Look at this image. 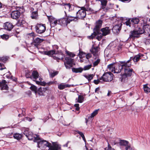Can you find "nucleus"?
Here are the masks:
<instances>
[{
  "mask_svg": "<svg viewBox=\"0 0 150 150\" xmlns=\"http://www.w3.org/2000/svg\"><path fill=\"white\" fill-rule=\"evenodd\" d=\"M94 76V75L91 74L88 75H84V76L89 81H90L93 79Z\"/></svg>",
  "mask_w": 150,
  "mask_h": 150,
  "instance_id": "31",
  "label": "nucleus"
},
{
  "mask_svg": "<svg viewBox=\"0 0 150 150\" xmlns=\"http://www.w3.org/2000/svg\"><path fill=\"white\" fill-rule=\"evenodd\" d=\"M100 90V88L98 87L96 88L95 90V92L97 93H99V91Z\"/></svg>",
  "mask_w": 150,
  "mask_h": 150,
  "instance_id": "58",
  "label": "nucleus"
},
{
  "mask_svg": "<svg viewBox=\"0 0 150 150\" xmlns=\"http://www.w3.org/2000/svg\"><path fill=\"white\" fill-rule=\"evenodd\" d=\"M29 35L30 36H31L33 37V38L34 39V37H35V33H29Z\"/></svg>",
  "mask_w": 150,
  "mask_h": 150,
  "instance_id": "60",
  "label": "nucleus"
},
{
  "mask_svg": "<svg viewBox=\"0 0 150 150\" xmlns=\"http://www.w3.org/2000/svg\"><path fill=\"white\" fill-rule=\"evenodd\" d=\"M1 37L3 40H7L9 38V36L6 34H4L1 36Z\"/></svg>",
  "mask_w": 150,
  "mask_h": 150,
  "instance_id": "43",
  "label": "nucleus"
},
{
  "mask_svg": "<svg viewBox=\"0 0 150 150\" xmlns=\"http://www.w3.org/2000/svg\"><path fill=\"white\" fill-rule=\"evenodd\" d=\"M120 62L121 63L120 64L119 63L117 64L116 63L115 68L113 72L114 73L118 74L120 72L126 65L128 67L131 66L130 64H127L125 61H120Z\"/></svg>",
  "mask_w": 150,
  "mask_h": 150,
  "instance_id": "5",
  "label": "nucleus"
},
{
  "mask_svg": "<svg viewBox=\"0 0 150 150\" xmlns=\"http://www.w3.org/2000/svg\"><path fill=\"white\" fill-rule=\"evenodd\" d=\"M79 104H75L74 105V106L76 107V110H79Z\"/></svg>",
  "mask_w": 150,
  "mask_h": 150,
  "instance_id": "54",
  "label": "nucleus"
},
{
  "mask_svg": "<svg viewBox=\"0 0 150 150\" xmlns=\"http://www.w3.org/2000/svg\"><path fill=\"white\" fill-rule=\"evenodd\" d=\"M35 31L38 34L43 33L46 30V26L45 24H37L35 27Z\"/></svg>",
  "mask_w": 150,
  "mask_h": 150,
  "instance_id": "10",
  "label": "nucleus"
},
{
  "mask_svg": "<svg viewBox=\"0 0 150 150\" xmlns=\"http://www.w3.org/2000/svg\"><path fill=\"white\" fill-rule=\"evenodd\" d=\"M45 54L52 57L54 59H56L58 62H59L60 59L63 60L64 57V54L62 52L54 50L45 51Z\"/></svg>",
  "mask_w": 150,
  "mask_h": 150,
  "instance_id": "4",
  "label": "nucleus"
},
{
  "mask_svg": "<svg viewBox=\"0 0 150 150\" xmlns=\"http://www.w3.org/2000/svg\"><path fill=\"white\" fill-rule=\"evenodd\" d=\"M88 9H86L85 7H82L81 9L79 10L77 12L76 9V10L74 11L75 13H76V16H72L69 14L68 15V17L71 18V19H69L71 21H76L77 20V18L79 19H83L86 16V11H88Z\"/></svg>",
  "mask_w": 150,
  "mask_h": 150,
  "instance_id": "2",
  "label": "nucleus"
},
{
  "mask_svg": "<svg viewBox=\"0 0 150 150\" xmlns=\"http://www.w3.org/2000/svg\"><path fill=\"white\" fill-rule=\"evenodd\" d=\"M83 52H79V57L80 58H82V55L83 54Z\"/></svg>",
  "mask_w": 150,
  "mask_h": 150,
  "instance_id": "61",
  "label": "nucleus"
},
{
  "mask_svg": "<svg viewBox=\"0 0 150 150\" xmlns=\"http://www.w3.org/2000/svg\"><path fill=\"white\" fill-rule=\"evenodd\" d=\"M36 137L34 136V135L31 132H29V134L27 137L29 140H32L34 138V140L36 141L39 140H40V138L37 135H36Z\"/></svg>",
  "mask_w": 150,
  "mask_h": 150,
  "instance_id": "18",
  "label": "nucleus"
},
{
  "mask_svg": "<svg viewBox=\"0 0 150 150\" xmlns=\"http://www.w3.org/2000/svg\"><path fill=\"white\" fill-rule=\"evenodd\" d=\"M45 92L44 88H43L40 87L38 90L37 93L40 96H43Z\"/></svg>",
  "mask_w": 150,
  "mask_h": 150,
  "instance_id": "27",
  "label": "nucleus"
},
{
  "mask_svg": "<svg viewBox=\"0 0 150 150\" xmlns=\"http://www.w3.org/2000/svg\"><path fill=\"white\" fill-rule=\"evenodd\" d=\"M84 97L82 95H78V98H76V100H77V102L79 103H82L84 101Z\"/></svg>",
  "mask_w": 150,
  "mask_h": 150,
  "instance_id": "29",
  "label": "nucleus"
},
{
  "mask_svg": "<svg viewBox=\"0 0 150 150\" xmlns=\"http://www.w3.org/2000/svg\"><path fill=\"white\" fill-rule=\"evenodd\" d=\"M25 23V21L23 19H22L19 20L17 23V24L18 26H24V25Z\"/></svg>",
  "mask_w": 150,
  "mask_h": 150,
  "instance_id": "30",
  "label": "nucleus"
},
{
  "mask_svg": "<svg viewBox=\"0 0 150 150\" xmlns=\"http://www.w3.org/2000/svg\"><path fill=\"white\" fill-rule=\"evenodd\" d=\"M54 83V81H50L48 83V85H50Z\"/></svg>",
  "mask_w": 150,
  "mask_h": 150,
  "instance_id": "63",
  "label": "nucleus"
},
{
  "mask_svg": "<svg viewBox=\"0 0 150 150\" xmlns=\"http://www.w3.org/2000/svg\"><path fill=\"white\" fill-rule=\"evenodd\" d=\"M128 76L126 75L125 74H123L121 77V81L122 82H125L128 79Z\"/></svg>",
  "mask_w": 150,
  "mask_h": 150,
  "instance_id": "37",
  "label": "nucleus"
},
{
  "mask_svg": "<svg viewBox=\"0 0 150 150\" xmlns=\"http://www.w3.org/2000/svg\"><path fill=\"white\" fill-rule=\"evenodd\" d=\"M148 25H144L142 29L141 28H139L138 29H136L133 31H131L129 35L130 38H135L138 37L139 35L142 34L146 31L148 32Z\"/></svg>",
  "mask_w": 150,
  "mask_h": 150,
  "instance_id": "3",
  "label": "nucleus"
},
{
  "mask_svg": "<svg viewBox=\"0 0 150 150\" xmlns=\"http://www.w3.org/2000/svg\"><path fill=\"white\" fill-rule=\"evenodd\" d=\"M99 109L96 110H95L91 114V116L89 117L91 118H93L98 113V111Z\"/></svg>",
  "mask_w": 150,
  "mask_h": 150,
  "instance_id": "38",
  "label": "nucleus"
},
{
  "mask_svg": "<svg viewBox=\"0 0 150 150\" xmlns=\"http://www.w3.org/2000/svg\"><path fill=\"white\" fill-rule=\"evenodd\" d=\"M48 18L50 22V24H51V23H52V21H54L56 19L55 18L52 16H48Z\"/></svg>",
  "mask_w": 150,
  "mask_h": 150,
  "instance_id": "46",
  "label": "nucleus"
},
{
  "mask_svg": "<svg viewBox=\"0 0 150 150\" xmlns=\"http://www.w3.org/2000/svg\"><path fill=\"white\" fill-rule=\"evenodd\" d=\"M44 40L43 39H40L39 38H37L34 40L33 42L35 45L38 46Z\"/></svg>",
  "mask_w": 150,
  "mask_h": 150,
  "instance_id": "25",
  "label": "nucleus"
},
{
  "mask_svg": "<svg viewBox=\"0 0 150 150\" xmlns=\"http://www.w3.org/2000/svg\"><path fill=\"white\" fill-rule=\"evenodd\" d=\"M52 23L50 24L52 26H54L57 25L58 24V20H57L56 19L54 21H52Z\"/></svg>",
  "mask_w": 150,
  "mask_h": 150,
  "instance_id": "42",
  "label": "nucleus"
},
{
  "mask_svg": "<svg viewBox=\"0 0 150 150\" xmlns=\"http://www.w3.org/2000/svg\"><path fill=\"white\" fill-rule=\"evenodd\" d=\"M100 80H99L98 79L95 80L93 81V82L95 84H98L100 82Z\"/></svg>",
  "mask_w": 150,
  "mask_h": 150,
  "instance_id": "52",
  "label": "nucleus"
},
{
  "mask_svg": "<svg viewBox=\"0 0 150 150\" xmlns=\"http://www.w3.org/2000/svg\"><path fill=\"white\" fill-rule=\"evenodd\" d=\"M71 85L69 84H60L58 86V88L60 89H63L65 88L69 87Z\"/></svg>",
  "mask_w": 150,
  "mask_h": 150,
  "instance_id": "33",
  "label": "nucleus"
},
{
  "mask_svg": "<svg viewBox=\"0 0 150 150\" xmlns=\"http://www.w3.org/2000/svg\"><path fill=\"white\" fill-rule=\"evenodd\" d=\"M127 66H125L124 67L123 69H124V74L127 75L128 76L130 77L132 74V71L133 69H130L129 67Z\"/></svg>",
  "mask_w": 150,
  "mask_h": 150,
  "instance_id": "15",
  "label": "nucleus"
},
{
  "mask_svg": "<svg viewBox=\"0 0 150 150\" xmlns=\"http://www.w3.org/2000/svg\"><path fill=\"white\" fill-rule=\"evenodd\" d=\"M67 18H63L58 20V24L62 26H67L68 24L70 23V21H71L69 19L71 18L68 17V16H67Z\"/></svg>",
  "mask_w": 150,
  "mask_h": 150,
  "instance_id": "11",
  "label": "nucleus"
},
{
  "mask_svg": "<svg viewBox=\"0 0 150 150\" xmlns=\"http://www.w3.org/2000/svg\"><path fill=\"white\" fill-rule=\"evenodd\" d=\"M30 132H29V131L28 130H25L23 132V134L24 135H25V136L27 137L28 136V134H29Z\"/></svg>",
  "mask_w": 150,
  "mask_h": 150,
  "instance_id": "50",
  "label": "nucleus"
},
{
  "mask_svg": "<svg viewBox=\"0 0 150 150\" xmlns=\"http://www.w3.org/2000/svg\"><path fill=\"white\" fill-rule=\"evenodd\" d=\"M116 64V63H115L111 64L108 66L107 68L110 71L113 72L115 68Z\"/></svg>",
  "mask_w": 150,
  "mask_h": 150,
  "instance_id": "24",
  "label": "nucleus"
},
{
  "mask_svg": "<svg viewBox=\"0 0 150 150\" xmlns=\"http://www.w3.org/2000/svg\"><path fill=\"white\" fill-rule=\"evenodd\" d=\"M77 132L78 134H79L82 137H83L84 136V134L82 132H80L79 131H77Z\"/></svg>",
  "mask_w": 150,
  "mask_h": 150,
  "instance_id": "55",
  "label": "nucleus"
},
{
  "mask_svg": "<svg viewBox=\"0 0 150 150\" xmlns=\"http://www.w3.org/2000/svg\"><path fill=\"white\" fill-rule=\"evenodd\" d=\"M13 25L11 23L7 22L5 23L4 28L6 30L10 31L13 28Z\"/></svg>",
  "mask_w": 150,
  "mask_h": 150,
  "instance_id": "20",
  "label": "nucleus"
},
{
  "mask_svg": "<svg viewBox=\"0 0 150 150\" xmlns=\"http://www.w3.org/2000/svg\"><path fill=\"white\" fill-rule=\"evenodd\" d=\"M144 55L141 54H139L138 55H136L134 57H130L129 59L128 60L126 63L127 64H129V62L131 61L132 59L134 62H137L140 59H141Z\"/></svg>",
  "mask_w": 150,
  "mask_h": 150,
  "instance_id": "14",
  "label": "nucleus"
},
{
  "mask_svg": "<svg viewBox=\"0 0 150 150\" xmlns=\"http://www.w3.org/2000/svg\"><path fill=\"white\" fill-rule=\"evenodd\" d=\"M38 146L41 150H44L47 147H49V150H59L60 149L59 145L56 143H53V145L45 140H41L38 142Z\"/></svg>",
  "mask_w": 150,
  "mask_h": 150,
  "instance_id": "1",
  "label": "nucleus"
},
{
  "mask_svg": "<svg viewBox=\"0 0 150 150\" xmlns=\"http://www.w3.org/2000/svg\"><path fill=\"white\" fill-rule=\"evenodd\" d=\"M0 87L1 90H8V87L7 84V82L5 80H3L0 82Z\"/></svg>",
  "mask_w": 150,
  "mask_h": 150,
  "instance_id": "16",
  "label": "nucleus"
},
{
  "mask_svg": "<svg viewBox=\"0 0 150 150\" xmlns=\"http://www.w3.org/2000/svg\"><path fill=\"white\" fill-rule=\"evenodd\" d=\"M114 4L112 3L109 4V7L108 8V7H106V10L107 11L109 10L110 8H112L113 7Z\"/></svg>",
  "mask_w": 150,
  "mask_h": 150,
  "instance_id": "49",
  "label": "nucleus"
},
{
  "mask_svg": "<svg viewBox=\"0 0 150 150\" xmlns=\"http://www.w3.org/2000/svg\"><path fill=\"white\" fill-rule=\"evenodd\" d=\"M20 15V12L18 10L13 11L11 13V17L13 19H16L18 18Z\"/></svg>",
  "mask_w": 150,
  "mask_h": 150,
  "instance_id": "17",
  "label": "nucleus"
},
{
  "mask_svg": "<svg viewBox=\"0 0 150 150\" xmlns=\"http://www.w3.org/2000/svg\"><path fill=\"white\" fill-rule=\"evenodd\" d=\"M39 74L36 71H33L32 73V76L31 77V79H34L33 80L35 81V80H36L38 78Z\"/></svg>",
  "mask_w": 150,
  "mask_h": 150,
  "instance_id": "22",
  "label": "nucleus"
},
{
  "mask_svg": "<svg viewBox=\"0 0 150 150\" xmlns=\"http://www.w3.org/2000/svg\"><path fill=\"white\" fill-rule=\"evenodd\" d=\"M58 74V72L57 71H53L50 73V76L52 77H54V76L57 75Z\"/></svg>",
  "mask_w": 150,
  "mask_h": 150,
  "instance_id": "45",
  "label": "nucleus"
},
{
  "mask_svg": "<svg viewBox=\"0 0 150 150\" xmlns=\"http://www.w3.org/2000/svg\"><path fill=\"white\" fill-rule=\"evenodd\" d=\"M92 56L91 54L90 53H88L86 55V58L88 59L90 58H91Z\"/></svg>",
  "mask_w": 150,
  "mask_h": 150,
  "instance_id": "51",
  "label": "nucleus"
},
{
  "mask_svg": "<svg viewBox=\"0 0 150 150\" xmlns=\"http://www.w3.org/2000/svg\"><path fill=\"white\" fill-rule=\"evenodd\" d=\"M101 2V8L103 9L104 11L106 10V7L108 1L107 0H100V1Z\"/></svg>",
  "mask_w": 150,
  "mask_h": 150,
  "instance_id": "23",
  "label": "nucleus"
},
{
  "mask_svg": "<svg viewBox=\"0 0 150 150\" xmlns=\"http://www.w3.org/2000/svg\"><path fill=\"white\" fill-rule=\"evenodd\" d=\"M72 70L73 72L76 73H81L83 70V69L81 67L78 68H73Z\"/></svg>",
  "mask_w": 150,
  "mask_h": 150,
  "instance_id": "28",
  "label": "nucleus"
},
{
  "mask_svg": "<svg viewBox=\"0 0 150 150\" xmlns=\"http://www.w3.org/2000/svg\"><path fill=\"white\" fill-rule=\"evenodd\" d=\"M139 20L138 18H132L131 20V22L132 23V24H137L138 23Z\"/></svg>",
  "mask_w": 150,
  "mask_h": 150,
  "instance_id": "39",
  "label": "nucleus"
},
{
  "mask_svg": "<svg viewBox=\"0 0 150 150\" xmlns=\"http://www.w3.org/2000/svg\"><path fill=\"white\" fill-rule=\"evenodd\" d=\"M113 149H114L112 148L109 144H108V147L105 148V150H113Z\"/></svg>",
  "mask_w": 150,
  "mask_h": 150,
  "instance_id": "48",
  "label": "nucleus"
},
{
  "mask_svg": "<svg viewBox=\"0 0 150 150\" xmlns=\"http://www.w3.org/2000/svg\"><path fill=\"white\" fill-rule=\"evenodd\" d=\"M25 119L28 120L29 121H32V118H29L28 117H26L25 118Z\"/></svg>",
  "mask_w": 150,
  "mask_h": 150,
  "instance_id": "62",
  "label": "nucleus"
},
{
  "mask_svg": "<svg viewBox=\"0 0 150 150\" xmlns=\"http://www.w3.org/2000/svg\"><path fill=\"white\" fill-rule=\"evenodd\" d=\"M119 144L120 146H125L126 150H132V148L131 147L130 144L128 141L124 140H120Z\"/></svg>",
  "mask_w": 150,
  "mask_h": 150,
  "instance_id": "12",
  "label": "nucleus"
},
{
  "mask_svg": "<svg viewBox=\"0 0 150 150\" xmlns=\"http://www.w3.org/2000/svg\"><path fill=\"white\" fill-rule=\"evenodd\" d=\"M32 76V74L31 75L29 73H27L25 74V76L27 78H31V77Z\"/></svg>",
  "mask_w": 150,
  "mask_h": 150,
  "instance_id": "56",
  "label": "nucleus"
},
{
  "mask_svg": "<svg viewBox=\"0 0 150 150\" xmlns=\"http://www.w3.org/2000/svg\"><path fill=\"white\" fill-rule=\"evenodd\" d=\"M13 137L15 139L19 140L21 139L22 136L21 134L16 133L14 134Z\"/></svg>",
  "mask_w": 150,
  "mask_h": 150,
  "instance_id": "32",
  "label": "nucleus"
},
{
  "mask_svg": "<svg viewBox=\"0 0 150 150\" xmlns=\"http://www.w3.org/2000/svg\"><path fill=\"white\" fill-rule=\"evenodd\" d=\"M99 47L98 46L94 47L93 46L92 48L90 50L91 52L93 54V55L96 56L97 54L98 51Z\"/></svg>",
  "mask_w": 150,
  "mask_h": 150,
  "instance_id": "21",
  "label": "nucleus"
},
{
  "mask_svg": "<svg viewBox=\"0 0 150 150\" xmlns=\"http://www.w3.org/2000/svg\"><path fill=\"white\" fill-rule=\"evenodd\" d=\"M69 142H67V143L65 144L64 145V146L67 147L68 146V144Z\"/></svg>",
  "mask_w": 150,
  "mask_h": 150,
  "instance_id": "64",
  "label": "nucleus"
},
{
  "mask_svg": "<svg viewBox=\"0 0 150 150\" xmlns=\"http://www.w3.org/2000/svg\"><path fill=\"white\" fill-rule=\"evenodd\" d=\"M0 66L1 67V68L0 69V70H2L3 69H5L6 67L4 66V65L0 63Z\"/></svg>",
  "mask_w": 150,
  "mask_h": 150,
  "instance_id": "53",
  "label": "nucleus"
},
{
  "mask_svg": "<svg viewBox=\"0 0 150 150\" xmlns=\"http://www.w3.org/2000/svg\"><path fill=\"white\" fill-rule=\"evenodd\" d=\"M38 12L34 11L32 13L31 15V17L33 19H37L38 18Z\"/></svg>",
  "mask_w": 150,
  "mask_h": 150,
  "instance_id": "35",
  "label": "nucleus"
},
{
  "mask_svg": "<svg viewBox=\"0 0 150 150\" xmlns=\"http://www.w3.org/2000/svg\"><path fill=\"white\" fill-rule=\"evenodd\" d=\"M30 89L35 92V93H37V87L34 85H32L31 86L30 88Z\"/></svg>",
  "mask_w": 150,
  "mask_h": 150,
  "instance_id": "41",
  "label": "nucleus"
},
{
  "mask_svg": "<svg viewBox=\"0 0 150 150\" xmlns=\"http://www.w3.org/2000/svg\"><path fill=\"white\" fill-rule=\"evenodd\" d=\"M102 21L100 20L96 22V25L93 29V34L95 36L100 33V29L102 26Z\"/></svg>",
  "mask_w": 150,
  "mask_h": 150,
  "instance_id": "9",
  "label": "nucleus"
},
{
  "mask_svg": "<svg viewBox=\"0 0 150 150\" xmlns=\"http://www.w3.org/2000/svg\"><path fill=\"white\" fill-rule=\"evenodd\" d=\"M143 88L144 92L147 93L150 92V88L147 86V84H146L144 85Z\"/></svg>",
  "mask_w": 150,
  "mask_h": 150,
  "instance_id": "36",
  "label": "nucleus"
},
{
  "mask_svg": "<svg viewBox=\"0 0 150 150\" xmlns=\"http://www.w3.org/2000/svg\"><path fill=\"white\" fill-rule=\"evenodd\" d=\"M40 81H36V83L38 85H42V86H45L46 84V83L43 81L42 82L41 81L42 80V79L41 78H40L39 79Z\"/></svg>",
  "mask_w": 150,
  "mask_h": 150,
  "instance_id": "34",
  "label": "nucleus"
},
{
  "mask_svg": "<svg viewBox=\"0 0 150 150\" xmlns=\"http://www.w3.org/2000/svg\"><path fill=\"white\" fill-rule=\"evenodd\" d=\"M114 75L110 72L105 73L102 76L99 78V80L105 82H110L113 79Z\"/></svg>",
  "mask_w": 150,
  "mask_h": 150,
  "instance_id": "6",
  "label": "nucleus"
},
{
  "mask_svg": "<svg viewBox=\"0 0 150 150\" xmlns=\"http://www.w3.org/2000/svg\"><path fill=\"white\" fill-rule=\"evenodd\" d=\"M95 61L93 62V66L95 67L97 66L100 61V59L99 57H97L94 58Z\"/></svg>",
  "mask_w": 150,
  "mask_h": 150,
  "instance_id": "26",
  "label": "nucleus"
},
{
  "mask_svg": "<svg viewBox=\"0 0 150 150\" xmlns=\"http://www.w3.org/2000/svg\"><path fill=\"white\" fill-rule=\"evenodd\" d=\"M49 118V117L48 116L45 117V118L44 119H42V120L44 122H45Z\"/></svg>",
  "mask_w": 150,
  "mask_h": 150,
  "instance_id": "59",
  "label": "nucleus"
},
{
  "mask_svg": "<svg viewBox=\"0 0 150 150\" xmlns=\"http://www.w3.org/2000/svg\"><path fill=\"white\" fill-rule=\"evenodd\" d=\"M74 59L69 57H67L65 58V61H64V64L66 68L67 69H70L72 67L74 64Z\"/></svg>",
  "mask_w": 150,
  "mask_h": 150,
  "instance_id": "8",
  "label": "nucleus"
},
{
  "mask_svg": "<svg viewBox=\"0 0 150 150\" xmlns=\"http://www.w3.org/2000/svg\"><path fill=\"white\" fill-rule=\"evenodd\" d=\"M121 29V26L120 25H116L112 28V30L114 33H118Z\"/></svg>",
  "mask_w": 150,
  "mask_h": 150,
  "instance_id": "19",
  "label": "nucleus"
},
{
  "mask_svg": "<svg viewBox=\"0 0 150 150\" xmlns=\"http://www.w3.org/2000/svg\"><path fill=\"white\" fill-rule=\"evenodd\" d=\"M66 54H67L69 56V57H74L75 56V54L71 52H70L68 51H66Z\"/></svg>",
  "mask_w": 150,
  "mask_h": 150,
  "instance_id": "40",
  "label": "nucleus"
},
{
  "mask_svg": "<svg viewBox=\"0 0 150 150\" xmlns=\"http://www.w3.org/2000/svg\"><path fill=\"white\" fill-rule=\"evenodd\" d=\"M145 42L146 44H148L150 43V39H146L145 41Z\"/></svg>",
  "mask_w": 150,
  "mask_h": 150,
  "instance_id": "57",
  "label": "nucleus"
},
{
  "mask_svg": "<svg viewBox=\"0 0 150 150\" xmlns=\"http://www.w3.org/2000/svg\"><path fill=\"white\" fill-rule=\"evenodd\" d=\"M124 24H126L127 26H128L129 27H130L131 26V23L130 22V19H129L126 21L124 23Z\"/></svg>",
  "mask_w": 150,
  "mask_h": 150,
  "instance_id": "44",
  "label": "nucleus"
},
{
  "mask_svg": "<svg viewBox=\"0 0 150 150\" xmlns=\"http://www.w3.org/2000/svg\"><path fill=\"white\" fill-rule=\"evenodd\" d=\"M92 67L91 64H90L85 66L83 68L84 70H87L90 69Z\"/></svg>",
  "mask_w": 150,
  "mask_h": 150,
  "instance_id": "47",
  "label": "nucleus"
},
{
  "mask_svg": "<svg viewBox=\"0 0 150 150\" xmlns=\"http://www.w3.org/2000/svg\"><path fill=\"white\" fill-rule=\"evenodd\" d=\"M110 29L109 27H106L102 28L100 30V33L98 34V36L97 38L99 40H100L101 39L103 36H105L110 34Z\"/></svg>",
  "mask_w": 150,
  "mask_h": 150,
  "instance_id": "7",
  "label": "nucleus"
},
{
  "mask_svg": "<svg viewBox=\"0 0 150 150\" xmlns=\"http://www.w3.org/2000/svg\"><path fill=\"white\" fill-rule=\"evenodd\" d=\"M64 6L65 8L69 12L74 11L77 9L76 7H74L73 5L70 3L64 4Z\"/></svg>",
  "mask_w": 150,
  "mask_h": 150,
  "instance_id": "13",
  "label": "nucleus"
}]
</instances>
